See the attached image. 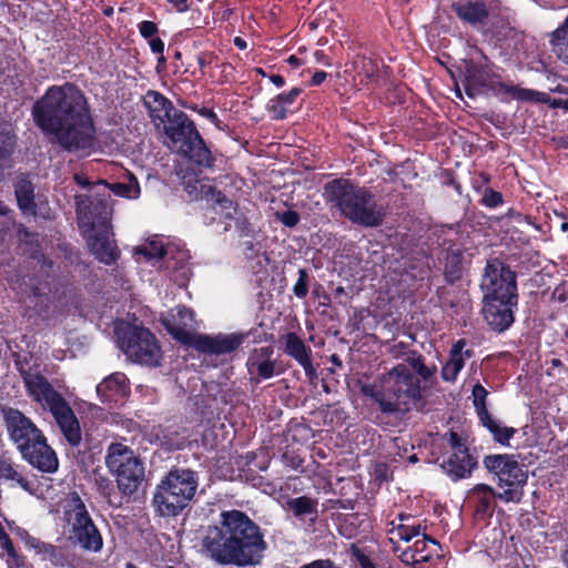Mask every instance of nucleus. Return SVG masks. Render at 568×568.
I'll return each instance as SVG.
<instances>
[{"instance_id":"nucleus-20","label":"nucleus","mask_w":568,"mask_h":568,"mask_svg":"<svg viewBox=\"0 0 568 568\" xmlns=\"http://www.w3.org/2000/svg\"><path fill=\"white\" fill-rule=\"evenodd\" d=\"M516 305L507 300H484V318L494 331L504 332L514 322L513 307Z\"/></svg>"},{"instance_id":"nucleus-23","label":"nucleus","mask_w":568,"mask_h":568,"mask_svg":"<svg viewBox=\"0 0 568 568\" xmlns=\"http://www.w3.org/2000/svg\"><path fill=\"white\" fill-rule=\"evenodd\" d=\"M128 392V381L122 373H113L97 385V394L103 403H118Z\"/></svg>"},{"instance_id":"nucleus-6","label":"nucleus","mask_w":568,"mask_h":568,"mask_svg":"<svg viewBox=\"0 0 568 568\" xmlns=\"http://www.w3.org/2000/svg\"><path fill=\"white\" fill-rule=\"evenodd\" d=\"M325 195L352 222L365 226H376L382 222L383 212L374 197L347 180H334L327 183Z\"/></svg>"},{"instance_id":"nucleus-55","label":"nucleus","mask_w":568,"mask_h":568,"mask_svg":"<svg viewBox=\"0 0 568 568\" xmlns=\"http://www.w3.org/2000/svg\"><path fill=\"white\" fill-rule=\"evenodd\" d=\"M415 268H416L415 265H410L409 266L410 276L414 277V278L422 277L424 272H425V270L424 268H419L417 272H415ZM406 272L408 273V270H406Z\"/></svg>"},{"instance_id":"nucleus-24","label":"nucleus","mask_w":568,"mask_h":568,"mask_svg":"<svg viewBox=\"0 0 568 568\" xmlns=\"http://www.w3.org/2000/svg\"><path fill=\"white\" fill-rule=\"evenodd\" d=\"M409 520V516L399 515L398 523L395 520L390 523L392 527L388 529V540L393 547L400 546V541H403L405 546L409 545L413 539H417L424 534L419 524H410L408 523Z\"/></svg>"},{"instance_id":"nucleus-9","label":"nucleus","mask_w":568,"mask_h":568,"mask_svg":"<svg viewBox=\"0 0 568 568\" xmlns=\"http://www.w3.org/2000/svg\"><path fill=\"white\" fill-rule=\"evenodd\" d=\"M116 344L125 356L146 366H158L162 358L160 345L146 328L120 321L115 323Z\"/></svg>"},{"instance_id":"nucleus-53","label":"nucleus","mask_w":568,"mask_h":568,"mask_svg":"<svg viewBox=\"0 0 568 568\" xmlns=\"http://www.w3.org/2000/svg\"><path fill=\"white\" fill-rule=\"evenodd\" d=\"M326 78H327L326 72L317 71L314 73L311 82L313 85H320L321 83H323L325 81Z\"/></svg>"},{"instance_id":"nucleus-43","label":"nucleus","mask_w":568,"mask_h":568,"mask_svg":"<svg viewBox=\"0 0 568 568\" xmlns=\"http://www.w3.org/2000/svg\"><path fill=\"white\" fill-rule=\"evenodd\" d=\"M481 201L487 207H497L503 203V195L493 189H486Z\"/></svg>"},{"instance_id":"nucleus-62","label":"nucleus","mask_w":568,"mask_h":568,"mask_svg":"<svg viewBox=\"0 0 568 568\" xmlns=\"http://www.w3.org/2000/svg\"><path fill=\"white\" fill-rule=\"evenodd\" d=\"M75 180H77L78 184H80L82 186H85L88 184V181L80 175H75Z\"/></svg>"},{"instance_id":"nucleus-49","label":"nucleus","mask_w":568,"mask_h":568,"mask_svg":"<svg viewBox=\"0 0 568 568\" xmlns=\"http://www.w3.org/2000/svg\"><path fill=\"white\" fill-rule=\"evenodd\" d=\"M474 491L475 493H481L484 494V496H493V497H496V494H498V491H495L493 487L488 486V485H485V484H478L474 487Z\"/></svg>"},{"instance_id":"nucleus-3","label":"nucleus","mask_w":568,"mask_h":568,"mask_svg":"<svg viewBox=\"0 0 568 568\" xmlns=\"http://www.w3.org/2000/svg\"><path fill=\"white\" fill-rule=\"evenodd\" d=\"M79 226L95 257L111 264L116 258V246L110 224L113 212L112 194L100 181L90 194L75 196Z\"/></svg>"},{"instance_id":"nucleus-7","label":"nucleus","mask_w":568,"mask_h":568,"mask_svg":"<svg viewBox=\"0 0 568 568\" xmlns=\"http://www.w3.org/2000/svg\"><path fill=\"white\" fill-rule=\"evenodd\" d=\"M197 489L196 474L189 469H175L158 486L153 497L154 506L162 516H175L194 497Z\"/></svg>"},{"instance_id":"nucleus-29","label":"nucleus","mask_w":568,"mask_h":568,"mask_svg":"<svg viewBox=\"0 0 568 568\" xmlns=\"http://www.w3.org/2000/svg\"><path fill=\"white\" fill-rule=\"evenodd\" d=\"M465 346L466 342L460 339L452 347L449 359L442 368V376L446 382H454L465 366L466 361L470 358L471 352L464 349Z\"/></svg>"},{"instance_id":"nucleus-12","label":"nucleus","mask_w":568,"mask_h":568,"mask_svg":"<svg viewBox=\"0 0 568 568\" xmlns=\"http://www.w3.org/2000/svg\"><path fill=\"white\" fill-rule=\"evenodd\" d=\"M64 516L71 526V540L88 551L98 552L102 549V536L78 494H72L67 504Z\"/></svg>"},{"instance_id":"nucleus-21","label":"nucleus","mask_w":568,"mask_h":568,"mask_svg":"<svg viewBox=\"0 0 568 568\" xmlns=\"http://www.w3.org/2000/svg\"><path fill=\"white\" fill-rule=\"evenodd\" d=\"M274 349L270 346L255 348L246 362L247 373L252 382L260 383L272 378L276 374V365L273 359Z\"/></svg>"},{"instance_id":"nucleus-30","label":"nucleus","mask_w":568,"mask_h":568,"mask_svg":"<svg viewBox=\"0 0 568 568\" xmlns=\"http://www.w3.org/2000/svg\"><path fill=\"white\" fill-rule=\"evenodd\" d=\"M169 253L170 247L165 246L163 240L159 236H153L134 250L138 262L143 260L152 265L160 263Z\"/></svg>"},{"instance_id":"nucleus-61","label":"nucleus","mask_w":568,"mask_h":568,"mask_svg":"<svg viewBox=\"0 0 568 568\" xmlns=\"http://www.w3.org/2000/svg\"><path fill=\"white\" fill-rule=\"evenodd\" d=\"M245 255L248 258H251L253 256V245H252V243L247 244Z\"/></svg>"},{"instance_id":"nucleus-38","label":"nucleus","mask_w":568,"mask_h":568,"mask_svg":"<svg viewBox=\"0 0 568 568\" xmlns=\"http://www.w3.org/2000/svg\"><path fill=\"white\" fill-rule=\"evenodd\" d=\"M445 274L448 281L454 282L459 277L462 270V254L458 250H453L446 258Z\"/></svg>"},{"instance_id":"nucleus-56","label":"nucleus","mask_w":568,"mask_h":568,"mask_svg":"<svg viewBox=\"0 0 568 568\" xmlns=\"http://www.w3.org/2000/svg\"><path fill=\"white\" fill-rule=\"evenodd\" d=\"M551 106H555V108H564L566 110H568V100H555L554 102H551Z\"/></svg>"},{"instance_id":"nucleus-64","label":"nucleus","mask_w":568,"mask_h":568,"mask_svg":"<svg viewBox=\"0 0 568 568\" xmlns=\"http://www.w3.org/2000/svg\"><path fill=\"white\" fill-rule=\"evenodd\" d=\"M560 230H561V232H567L568 231V222H562L560 224Z\"/></svg>"},{"instance_id":"nucleus-63","label":"nucleus","mask_w":568,"mask_h":568,"mask_svg":"<svg viewBox=\"0 0 568 568\" xmlns=\"http://www.w3.org/2000/svg\"><path fill=\"white\" fill-rule=\"evenodd\" d=\"M287 62L292 65H298L300 62H298V59L294 55H291L288 59H287Z\"/></svg>"},{"instance_id":"nucleus-51","label":"nucleus","mask_w":568,"mask_h":568,"mask_svg":"<svg viewBox=\"0 0 568 568\" xmlns=\"http://www.w3.org/2000/svg\"><path fill=\"white\" fill-rule=\"evenodd\" d=\"M416 373L424 379V381H428L433 374H434V369L426 366L425 364L423 365H419V368L416 371Z\"/></svg>"},{"instance_id":"nucleus-59","label":"nucleus","mask_w":568,"mask_h":568,"mask_svg":"<svg viewBox=\"0 0 568 568\" xmlns=\"http://www.w3.org/2000/svg\"><path fill=\"white\" fill-rule=\"evenodd\" d=\"M11 285H12V288H13V290H18V287H17L13 283H12ZM19 290H20V293H21V300H22L23 302H27L26 300H27V298H29V297H31V294H30V293H28V292H26V291H23L21 286H19Z\"/></svg>"},{"instance_id":"nucleus-42","label":"nucleus","mask_w":568,"mask_h":568,"mask_svg":"<svg viewBox=\"0 0 568 568\" xmlns=\"http://www.w3.org/2000/svg\"><path fill=\"white\" fill-rule=\"evenodd\" d=\"M486 85H487V82L483 78V75H479L478 79H475V78L468 75L467 80H466L465 89H466L468 97L475 98L480 92L481 88H484Z\"/></svg>"},{"instance_id":"nucleus-28","label":"nucleus","mask_w":568,"mask_h":568,"mask_svg":"<svg viewBox=\"0 0 568 568\" xmlns=\"http://www.w3.org/2000/svg\"><path fill=\"white\" fill-rule=\"evenodd\" d=\"M491 89L494 90L495 94L501 98H510L518 101H536L542 103L549 102V97L547 93L524 89L513 84L494 82L491 84Z\"/></svg>"},{"instance_id":"nucleus-40","label":"nucleus","mask_w":568,"mask_h":568,"mask_svg":"<svg viewBox=\"0 0 568 568\" xmlns=\"http://www.w3.org/2000/svg\"><path fill=\"white\" fill-rule=\"evenodd\" d=\"M488 395V392L480 385L476 384L473 388V397H474V406L476 408V412L479 416V419L487 418V415H489L485 399Z\"/></svg>"},{"instance_id":"nucleus-52","label":"nucleus","mask_w":568,"mask_h":568,"mask_svg":"<svg viewBox=\"0 0 568 568\" xmlns=\"http://www.w3.org/2000/svg\"><path fill=\"white\" fill-rule=\"evenodd\" d=\"M172 4L179 12H185L189 10V0H166Z\"/></svg>"},{"instance_id":"nucleus-45","label":"nucleus","mask_w":568,"mask_h":568,"mask_svg":"<svg viewBox=\"0 0 568 568\" xmlns=\"http://www.w3.org/2000/svg\"><path fill=\"white\" fill-rule=\"evenodd\" d=\"M276 216L287 227H294L300 222V214L291 210L277 213Z\"/></svg>"},{"instance_id":"nucleus-11","label":"nucleus","mask_w":568,"mask_h":568,"mask_svg":"<svg viewBox=\"0 0 568 568\" xmlns=\"http://www.w3.org/2000/svg\"><path fill=\"white\" fill-rule=\"evenodd\" d=\"M105 465L115 477L119 490L126 496L138 491L144 480V467L141 459L128 446L114 443L108 448Z\"/></svg>"},{"instance_id":"nucleus-46","label":"nucleus","mask_w":568,"mask_h":568,"mask_svg":"<svg viewBox=\"0 0 568 568\" xmlns=\"http://www.w3.org/2000/svg\"><path fill=\"white\" fill-rule=\"evenodd\" d=\"M139 31L143 38L150 40L158 32V27L154 22L145 20L139 23Z\"/></svg>"},{"instance_id":"nucleus-48","label":"nucleus","mask_w":568,"mask_h":568,"mask_svg":"<svg viewBox=\"0 0 568 568\" xmlns=\"http://www.w3.org/2000/svg\"><path fill=\"white\" fill-rule=\"evenodd\" d=\"M149 45L153 53L162 54L164 51V42L160 38H152L149 40Z\"/></svg>"},{"instance_id":"nucleus-2","label":"nucleus","mask_w":568,"mask_h":568,"mask_svg":"<svg viewBox=\"0 0 568 568\" xmlns=\"http://www.w3.org/2000/svg\"><path fill=\"white\" fill-rule=\"evenodd\" d=\"M203 547L220 565L246 568L262 562L267 544L256 523L245 513L232 509L222 511L219 523L209 527Z\"/></svg>"},{"instance_id":"nucleus-4","label":"nucleus","mask_w":568,"mask_h":568,"mask_svg":"<svg viewBox=\"0 0 568 568\" xmlns=\"http://www.w3.org/2000/svg\"><path fill=\"white\" fill-rule=\"evenodd\" d=\"M361 393L388 414L408 412L422 398L419 378L406 364L396 365L374 383L362 384Z\"/></svg>"},{"instance_id":"nucleus-57","label":"nucleus","mask_w":568,"mask_h":568,"mask_svg":"<svg viewBox=\"0 0 568 568\" xmlns=\"http://www.w3.org/2000/svg\"><path fill=\"white\" fill-rule=\"evenodd\" d=\"M234 44L236 48L241 49V50H244L246 49L247 44H246V41L240 37H236L234 39Z\"/></svg>"},{"instance_id":"nucleus-41","label":"nucleus","mask_w":568,"mask_h":568,"mask_svg":"<svg viewBox=\"0 0 568 568\" xmlns=\"http://www.w3.org/2000/svg\"><path fill=\"white\" fill-rule=\"evenodd\" d=\"M0 478L11 479L19 483L24 489H27V481L22 476L12 467L11 464L7 463L1 458L0 460Z\"/></svg>"},{"instance_id":"nucleus-10","label":"nucleus","mask_w":568,"mask_h":568,"mask_svg":"<svg viewBox=\"0 0 568 568\" xmlns=\"http://www.w3.org/2000/svg\"><path fill=\"white\" fill-rule=\"evenodd\" d=\"M484 465L496 478L499 488L496 498L505 503H519L528 475L517 458L508 454L489 455L484 458Z\"/></svg>"},{"instance_id":"nucleus-36","label":"nucleus","mask_w":568,"mask_h":568,"mask_svg":"<svg viewBox=\"0 0 568 568\" xmlns=\"http://www.w3.org/2000/svg\"><path fill=\"white\" fill-rule=\"evenodd\" d=\"M286 506L296 517L317 513V503L306 496L291 498L286 501Z\"/></svg>"},{"instance_id":"nucleus-60","label":"nucleus","mask_w":568,"mask_h":568,"mask_svg":"<svg viewBox=\"0 0 568 568\" xmlns=\"http://www.w3.org/2000/svg\"><path fill=\"white\" fill-rule=\"evenodd\" d=\"M315 58L318 62H323L325 65H329V63L327 61H324L325 54L323 51H316Z\"/></svg>"},{"instance_id":"nucleus-54","label":"nucleus","mask_w":568,"mask_h":568,"mask_svg":"<svg viewBox=\"0 0 568 568\" xmlns=\"http://www.w3.org/2000/svg\"><path fill=\"white\" fill-rule=\"evenodd\" d=\"M271 82L277 88H282L285 84V80L280 74H273L270 77Z\"/></svg>"},{"instance_id":"nucleus-19","label":"nucleus","mask_w":568,"mask_h":568,"mask_svg":"<svg viewBox=\"0 0 568 568\" xmlns=\"http://www.w3.org/2000/svg\"><path fill=\"white\" fill-rule=\"evenodd\" d=\"M22 457L34 468L42 473H55L59 460L55 452L48 445L47 438L36 440L21 453Z\"/></svg>"},{"instance_id":"nucleus-14","label":"nucleus","mask_w":568,"mask_h":568,"mask_svg":"<svg viewBox=\"0 0 568 568\" xmlns=\"http://www.w3.org/2000/svg\"><path fill=\"white\" fill-rule=\"evenodd\" d=\"M1 414L9 438L17 445L20 453L44 436L42 430L19 409L2 406Z\"/></svg>"},{"instance_id":"nucleus-25","label":"nucleus","mask_w":568,"mask_h":568,"mask_svg":"<svg viewBox=\"0 0 568 568\" xmlns=\"http://www.w3.org/2000/svg\"><path fill=\"white\" fill-rule=\"evenodd\" d=\"M284 351L304 368L308 377L315 375V368L311 359V348L295 333L285 335Z\"/></svg>"},{"instance_id":"nucleus-47","label":"nucleus","mask_w":568,"mask_h":568,"mask_svg":"<svg viewBox=\"0 0 568 568\" xmlns=\"http://www.w3.org/2000/svg\"><path fill=\"white\" fill-rule=\"evenodd\" d=\"M352 552L356 558L359 568H375V565L371 561V559L362 554L355 546H352Z\"/></svg>"},{"instance_id":"nucleus-15","label":"nucleus","mask_w":568,"mask_h":568,"mask_svg":"<svg viewBox=\"0 0 568 568\" xmlns=\"http://www.w3.org/2000/svg\"><path fill=\"white\" fill-rule=\"evenodd\" d=\"M161 322L166 331L180 343L193 347L200 334L195 333L196 321L192 310L176 306L161 315Z\"/></svg>"},{"instance_id":"nucleus-35","label":"nucleus","mask_w":568,"mask_h":568,"mask_svg":"<svg viewBox=\"0 0 568 568\" xmlns=\"http://www.w3.org/2000/svg\"><path fill=\"white\" fill-rule=\"evenodd\" d=\"M480 422L491 433L494 439L501 445H508L510 438L516 433L515 428L501 425L499 422L495 420L490 414L487 415V418H481Z\"/></svg>"},{"instance_id":"nucleus-13","label":"nucleus","mask_w":568,"mask_h":568,"mask_svg":"<svg viewBox=\"0 0 568 568\" xmlns=\"http://www.w3.org/2000/svg\"><path fill=\"white\" fill-rule=\"evenodd\" d=\"M484 300L497 298L517 303L516 275L501 263H489L481 281Z\"/></svg>"},{"instance_id":"nucleus-16","label":"nucleus","mask_w":568,"mask_h":568,"mask_svg":"<svg viewBox=\"0 0 568 568\" xmlns=\"http://www.w3.org/2000/svg\"><path fill=\"white\" fill-rule=\"evenodd\" d=\"M449 444L452 454L442 464L444 471L454 480L468 477L476 466V460L468 454V449L456 433H450Z\"/></svg>"},{"instance_id":"nucleus-1","label":"nucleus","mask_w":568,"mask_h":568,"mask_svg":"<svg viewBox=\"0 0 568 568\" xmlns=\"http://www.w3.org/2000/svg\"><path fill=\"white\" fill-rule=\"evenodd\" d=\"M41 131L70 152L89 153L95 146V128L84 95L73 84L51 87L32 109Z\"/></svg>"},{"instance_id":"nucleus-50","label":"nucleus","mask_w":568,"mask_h":568,"mask_svg":"<svg viewBox=\"0 0 568 568\" xmlns=\"http://www.w3.org/2000/svg\"><path fill=\"white\" fill-rule=\"evenodd\" d=\"M408 368L410 369V372H416L418 368H419V365H423L424 362H423V358L422 356H410L407 358L406 363H405Z\"/></svg>"},{"instance_id":"nucleus-44","label":"nucleus","mask_w":568,"mask_h":568,"mask_svg":"<svg viewBox=\"0 0 568 568\" xmlns=\"http://www.w3.org/2000/svg\"><path fill=\"white\" fill-rule=\"evenodd\" d=\"M306 282H307L306 271L300 270L298 271V280L293 287L294 294L300 298L305 297L307 294V283Z\"/></svg>"},{"instance_id":"nucleus-31","label":"nucleus","mask_w":568,"mask_h":568,"mask_svg":"<svg viewBox=\"0 0 568 568\" xmlns=\"http://www.w3.org/2000/svg\"><path fill=\"white\" fill-rule=\"evenodd\" d=\"M301 92L302 90L300 88H293L290 92L278 94L277 97L271 99L267 102L266 109L272 114L273 119H285L287 112L290 111L291 106L296 101Z\"/></svg>"},{"instance_id":"nucleus-39","label":"nucleus","mask_w":568,"mask_h":568,"mask_svg":"<svg viewBox=\"0 0 568 568\" xmlns=\"http://www.w3.org/2000/svg\"><path fill=\"white\" fill-rule=\"evenodd\" d=\"M550 43L555 54L568 63V31L558 37H556V33H551Z\"/></svg>"},{"instance_id":"nucleus-22","label":"nucleus","mask_w":568,"mask_h":568,"mask_svg":"<svg viewBox=\"0 0 568 568\" xmlns=\"http://www.w3.org/2000/svg\"><path fill=\"white\" fill-rule=\"evenodd\" d=\"M10 529L24 542L27 548L32 549L42 560L50 561L53 565H60L62 562L63 557L55 546L32 537L21 527H12L10 525Z\"/></svg>"},{"instance_id":"nucleus-37","label":"nucleus","mask_w":568,"mask_h":568,"mask_svg":"<svg viewBox=\"0 0 568 568\" xmlns=\"http://www.w3.org/2000/svg\"><path fill=\"white\" fill-rule=\"evenodd\" d=\"M201 192L209 202L219 205L222 211H225L226 216H231L232 211H234L233 202L231 200L225 197L220 191L215 190L211 185H201Z\"/></svg>"},{"instance_id":"nucleus-8","label":"nucleus","mask_w":568,"mask_h":568,"mask_svg":"<svg viewBox=\"0 0 568 568\" xmlns=\"http://www.w3.org/2000/svg\"><path fill=\"white\" fill-rule=\"evenodd\" d=\"M169 146L201 166H210L212 158L194 123L181 111H175L168 125H163Z\"/></svg>"},{"instance_id":"nucleus-5","label":"nucleus","mask_w":568,"mask_h":568,"mask_svg":"<svg viewBox=\"0 0 568 568\" xmlns=\"http://www.w3.org/2000/svg\"><path fill=\"white\" fill-rule=\"evenodd\" d=\"M22 382L28 396L52 414L68 443L78 446L81 442L80 425L64 397L38 372H22Z\"/></svg>"},{"instance_id":"nucleus-18","label":"nucleus","mask_w":568,"mask_h":568,"mask_svg":"<svg viewBox=\"0 0 568 568\" xmlns=\"http://www.w3.org/2000/svg\"><path fill=\"white\" fill-rule=\"evenodd\" d=\"M438 547V542L424 532L412 545L394 546L393 551L397 554L404 565L415 568L437 555Z\"/></svg>"},{"instance_id":"nucleus-33","label":"nucleus","mask_w":568,"mask_h":568,"mask_svg":"<svg viewBox=\"0 0 568 568\" xmlns=\"http://www.w3.org/2000/svg\"><path fill=\"white\" fill-rule=\"evenodd\" d=\"M104 184L108 186V192L110 194L113 193L114 195L130 200L139 197L141 192L136 178L130 172H126V181L124 182L113 184L104 182Z\"/></svg>"},{"instance_id":"nucleus-32","label":"nucleus","mask_w":568,"mask_h":568,"mask_svg":"<svg viewBox=\"0 0 568 568\" xmlns=\"http://www.w3.org/2000/svg\"><path fill=\"white\" fill-rule=\"evenodd\" d=\"M16 197L18 205L24 215L36 214L33 186L27 179H21L16 184Z\"/></svg>"},{"instance_id":"nucleus-26","label":"nucleus","mask_w":568,"mask_h":568,"mask_svg":"<svg viewBox=\"0 0 568 568\" xmlns=\"http://www.w3.org/2000/svg\"><path fill=\"white\" fill-rule=\"evenodd\" d=\"M453 11L465 23L473 27L484 24L489 16V10L483 1H465L452 4Z\"/></svg>"},{"instance_id":"nucleus-27","label":"nucleus","mask_w":568,"mask_h":568,"mask_svg":"<svg viewBox=\"0 0 568 568\" xmlns=\"http://www.w3.org/2000/svg\"><path fill=\"white\" fill-rule=\"evenodd\" d=\"M144 104L156 126L164 125L173 116L171 115L173 110L171 101L156 91H149L145 94Z\"/></svg>"},{"instance_id":"nucleus-34","label":"nucleus","mask_w":568,"mask_h":568,"mask_svg":"<svg viewBox=\"0 0 568 568\" xmlns=\"http://www.w3.org/2000/svg\"><path fill=\"white\" fill-rule=\"evenodd\" d=\"M189 255L185 252L180 253V257L176 262L172 263L170 258H165V267L172 268V281H174L179 286H184L191 275L190 267L187 266Z\"/></svg>"},{"instance_id":"nucleus-58","label":"nucleus","mask_w":568,"mask_h":568,"mask_svg":"<svg viewBox=\"0 0 568 568\" xmlns=\"http://www.w3.org/2000/svg\"><path fill=\"white\" fill-rule=\"evenodd\" d=\"M560 560L566 568H568V546L561 551Z\"/></svg>"},{"instance_id":"nucleus-17","label":"nucleus","mask_w":568,"mask_h":568,"mask_svg":"<svg viewBox=\"0 0 568 568\" xmlns=\"http://www.w3.org/2000/svg\"><path fill=\"white\" fill-rule=\"evenodd\" d=\"M245 337L244 333L239 332L216 335L200 334L194 341L193 348L205 355H226L236 351Z\"/></svg>"}]
</instances>
